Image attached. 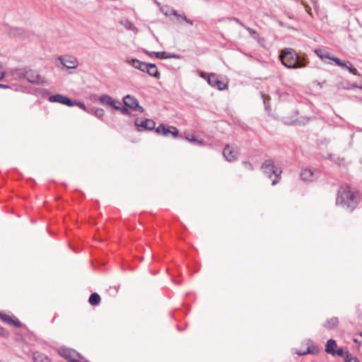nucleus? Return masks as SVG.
<instances>
[{
	"label": "nucleus",
	"instance_id": "1",
	"mask_svg": "<svg viewBox=\"0 0 362 362\" xmlns=\"http://www.w3.org/2000/svg\"><path fill=\"white\" fill-rule=\"evenodd\" d=\"M358 202V195L351 191L349 187H341L338 191L337 204L353 210Z\"/></svg>",
	"mask_w": 362,
	"mask_h": 362
},
{
	"label": "nucleus",
	"instance_id": "2",
	"mask_svg": "<svg viewBox=\"0 0 362 362\" xmlns=\"http://www.w3.org/2000/svg\"><path fill=\"white\" fill-rule=\"evenodd\" d=\"M279 57L282 64L289 69L302 68L305 66L299 60L297 53L292 48L284 49Z\"/></svg>",
	"mask_w": 362,
	"mask_h": 362
},
{
	"label": "nucleus",
	"instance_id": "3",
	"mask_svg": "<svg viewBox=\"0 0 362 362\" xmlns=\"http://www.w3.org/2000/svg\"><path fill=\"white\" fill-rule=\"evenodd\" d=\"M262 170L264 175L268 176L269 178L272 177V175L276 176V178L272 181V185H274L279 182L280 175L281 174V170L280 168H275L274 161L272 160H266L262 165Z\"/></svg>",
	"mask_w": 362,
	"mask_h": 362
},
{
	"label": "nucleus",
	"instance_id": "4",
	"mask_svg": "<svg viewBox=\"0 0 362 362\" xmlns=\"http://www.w3.org/2000/svg\"><path fill=\"white\" fill-rule=\"evenodd\" d=\"M223 155L228 161H234L238 158L239 151L236 146L227 144L223 151Z\"/></svg>",
	"mask_w": 362,
	"mask_h": 362
},
{
	"label": "nucleus",
	"instance_id": "5",
	"mask_svg": "<svg viewBox=\"0 0 362 362\" xmlns=\"http://www.w3.org/2000/svg\"><path fill=\"white\" fill-rule=\"evenodd\" d=\"M123 103L126 107L134 111H139L140 112L144 111V108L139 105L138 100L130 95H127L123 98Z\"/></svg>",
	"mask_w": 362,
	"mask_h": 362
},
{
	"label": "nucleus",
	"instance_id": "6",
	"mask_svg": "<svg viewBox=\"0 0 362 362\" xmlns=\"http://www.w3.org/2000/svg\"><path fill=\"white\" fill-rule=\"evenodd\" d=\"M25 79L35 84H43L45 83L44 78L37 71L32 69H26Z\"/></svg>",
	"mask_w": 362,
	"mask_h": 362
},
{
	"label": "nucleus",
	"instance_id": "7",
	"mask_svg": "<svg viewBox=\"0 0 362 362\" xmlns=\"http://www.w3.org/2000/svg\"><path fill=\"white\" fill-rule=\"evenodd\" d=\"M135 125L138 131L152 130L155 128L156 123L150 119H136L135 120Z\"/></svg>",
	"mask_w": 362,
	"mask_h": 362
},
{
	"label": "nucleus",
	"instance_id": "8",
	"mask_svg": "<svg viewBox=\"0 0 362 362\" xmlns=\"http://www.w3.org/2000/svg\"><path fill=\"white\" fill-rule=\"evenodd\" d=\"M156 132L158 134H161L165 136L172 135L173 137L176 138L178 136L179 132L175 127H166L164 124L159 125L156 129Z\"/></svg>",
	"mask_w": 362,
	"mask_h": 362
},
{
	"label": "nucleus",
	"instance_id": "9",
	"mask_svg": "<svg viewBox=\"0 0 362 362\" xmlns=\"http://www.w3.org/2000/svg\"><path fill=\"white\" fill-rule=\"evenodd\" d=\"M98 100L102 105H110L115 110H119L122 105V103L119 101L115 100L109 95H102L100 96Z\"/></svg>",
	"mask_w": 362,
	"mask_h": 362
},
{
	"label": "nucleus",
	"instance_id": "10",
	"mask_svg": "<svg viewBox=\"0 0 362 362\" xmlns=\"http://www.w3.org/2000/svg\"><path fill=\"white\" fill-rule=\"evenodd\" d=\"M207 82L212 87H216L218 90H223L227 88V85L220 81L216 74L211 73L207 76Z\"/></svg>",
	"mask_w": 362,
	"mask_h": 362
},
{
	"label": "nucleus",
	"instance_id": "11",
	"mask_svg": "<svg viewBox=\"0 0 362 362\" xmlns=\"http://www.w3.org/2000/svg\"><path fill=\"white\" fill-rule=\"evenodd\" d=\"M49 101L52 103L64 104L69 107L74 106L73 100L62 94H55L50 96L49 98Z\"/></svg>",
	"mask_w": 362,
	"mask_h": 362
},
{
	"label": "nucleus",
	"instance_id": "12",
	"mask_svg": "<svg viewBox=\"0 0 362 362\" xmlns=\"http://www.w3.org/2000/svg\"><path fill=\"white\" fill-rule=\"evenodd\" d=\"M318 175V172L316 170H312L310 168H305L302 170L300 177L302 180L305 181H313Z\"/></svg>",
	"mask_w": 362,
	"mask_h": 362
},
{
	"label": "nucleus",
	"instance_id": "13",
	"mask_svg": "<svg viewBox=\"0 0 362 362\" xmlns=\"http://www.w3.org/2000/svg\"><path fill=\"white\" fill-rule=\"evenodd\" d=\"M58 59L67 69H76L78 66V62L74 58L59 57Z\"/></svg>",
	"mask_w": 362,
	"mask_h": 362
},
{
	"label": "nucleus",
	"instance_id": "14",
	"mask_svg": "<svg viewBox=\"0 0 362 362\" xmlns=\"http://www.w3.org/2000/svg\"><path fill=\"white\" fill-rule=\"evenodd\" d=\"M129 64L134 67L135 69H139L140 71L143 72H146V69L148 67V63H145L143 62H141L138 59H132L129 62Z\"/></svg>",
	"mask_w": 362,
	"mask_h": 362
},
{
	"label": "nucleus",
	"instance_id": "15",
	"mask_svg": "<svg viewBox=\"0 0 362 362\" xmlns=\"http://www.w3.org/2000/svg\"><path fill=\"white\" fill-rule=\"evenodd\" d=\"M10 74L14 79L21 80L25 78L26 69H14L10 70Z\"/></svg>",
	"mask_w": 362,
	"mask_h": 362
},
{
	"label": "nucleus",
	"instance_id": "16",
	"mask_svg": "<svg viewBox=\"0 0 362 362\" xmlns=\"http://www.w3.org/2000/svg\"><path fill=\"white\" fill-rule=\"evenodd\" d=\"M315 53L317 55L322 59H329L333 61V59H336L337 57L332 55L330 52L326 51L325 49H316Z\"/></svg>",
	"mask_w": 362,
	"mask_h": 362
},
{
	"label": "nucleus",
	"instance_id": "17",
	"mask_svg": "<svg viewBox=\"0 0 362 362\" xmlns=\"http://www.w3.org/2000/svg\"><path fill=\"white\" fill-rule=\"evenodd\" d=\"M337 347V342L334 339H329L325 346V351L329 354L335 355L334 349Z\"/></svg>",
	"mask_w": 362,
	"mask_h": 362
},
{
	"label": "nucleus",
	"instance_id": "18",
	"mask_svg": "<svg viewBox=\"0 0 362 362\" xmlns=\"http://www.w3.org/2000/svg\"><path fill=\"white\" fill-rule=\"evenodd\" d=\"M146 72L156 78H158L160 75L157 66L154 64H148Z\"/></svg>",
	"mask_w": 362,
	"mask_h": 362
},
{
	"label": "nucleus",
	"instance_id": "19",
	"mask_svg": "<svg viewBox=\"0 0 362 362\" xmlns=\"http://www.w3.org/2000/svg\"><path fill=\"white\" fill-rule=\"evenodd\" d=\"M171 14L176 16L177 17V20L178 21H180L181 20H183L185 21L187 23H188L189 25H193V21L188 19L187 18V16L183 13V14H179L177 13V12L175 11V10H172L171 11Z\"/></svg>",
	"mask_w": 362,
	"mask_h": 362
},
{
	"label": "nucleus",
	"instance_id": "20",
	"mask_svg": "<svg viewBox=\"0 0 362 362\" xmlns=\"http://www.w3.org/2000/svg\"><path fill=\"white\" fill-rule=\"evenodd\" d=\"M34 362H51L50 359L43 354L37 353L33 356Z\"/></svg>",
	"mask_w": 362,
	"mask_h": 362
},
{
	"label": "nucleus",
	"instance_id": "21",
	"mask_svg": "<svg viewBox=\"0 0 362 362\" xmlns=\"http://www.w3.org/2000/svg\"><path fill=\"white\" fill-rule=\"evenodd\" d=\"M338 322H339L338 318L335 317H333L330 318L329 320H328L324 324V327L327 328V329H333L335 327H337V325H338Z\"/></svg>",
	"mask_w": 362,
	"mask_h": 362
},
{
	"label": "nucleus",
	"instance_id": "22",
	"mask_svg": "<svg viewBox=\"0 0 362 362\" xmlns=\"http://www.w3.org/2000/svg\"><path fill=\"white\" fill-rule=\"evenodd\" d=\"M89 303L92 305H96L100 302V297L97 293H93L90 296Z\"/></svg>",
	"mask_w": 362,
	"mask_h": 362
},
{
	"label": "nucleus",
	"instance_id": "23",
	"mask_svg": "<svg viewBox=\"0 0 362 362\" xmlns=\"http://www.w3.org/2000/svg\"><path fill=\"white\" fill-rule=\"evenodd\" d=\"M333 62H334L337 65L341 67L342 69H346L348 67V65L350 64V62H343L338 57H337L336 59H333Z\"/></svg>",
	"mask_w": 362,
	"mask_h": 362
},
{
	"label": "nucleus",
	"instance_id": "24",
	"mask_svg": "<svg viewBox=\"0 0 362 362\" xmlns=\"http://www.w3.org/2000/svg\"><path fill=\"white\" fill-rule=\"evenodd\" d=\"M121 24H122L127 30H136V27L134 26V25L128 20L122 21Z\"/></svg>",
	"mask_w": 362,
	"mask_h": 362
},
{
	"label": "nucleus",
	"instance_id": "25",
	"mask_svg": "<svg viewBox=\"0 0 362 362\" xmlns=\"http://www.w3.org/2000/svg\"><path fill=\"white\" fill-rule=\"evenodd\" d=\"M0 319L8 325H11L12 322V317L10 315L4 313H1L0 315Z\"/></svg>",
	"mask_w": 362,
	"mask_h": 362
},
{
	"label": "nucleus",
	"instance_id": "26",
	"mask_svg": "<svg viewBox=\"0 0 362 362\" xmlns=\"http://www.w3.org/2000/svg\"><path fill=\"white\" fill-rule=\"evenodd\" d=\"M165 53L164 52H151V54H149V55L151 57L152 56H155L156 57L158 58V59H164V58H166L164 54Z\"/></svg>",
	"mask_w": 362,
	"mask_h": 362
},
{
	"label": "nucleus",
	"instance_id": "27",
	"mask_svg": "<svg viewBox=\"0 0 362 362\" xmlns=\"http://www.w3.org/2000/svg\"><path fill=\"white\" fill-rule=\"evenodd\" d=\"M346 69L349 70V71L354 75H358V72L357 69L353 66V65L351 64V62L348 65V67Z\"/></svg>",
	"mask_w": 362,
	"mask_h": 362
},
{
	"label": "nucleus",
	"instance_id": "28",
	"mask_svg": "<svg viewBox=\"0 0 362 362\" xmlns=\"http://www.w3.org/2000/svg\"><path fill=\"white\" fill-rule=\"evenodd\" d=\"M94 115L96 117L100 118L104 115V110L102 108H96L94 110Z\"/></svg>",
	"mask_w": 362,
	"mask_h": 362
},
{
	"label": "nucleus",
	"instance_id": "29",
	"mask_svg": "<svg viewBox=\"0 0 362 362\" xmlns=\"http://www.w3.org/2000/svg\"><path fill=\"white\" fill-rule=\"evenodd\" d=\"M243 165L244 166V168L247 170H253V166L252 165L251 163L250 162H247V161H243Z\"/></svg>",
	"mask_w": 362,
	"mask_h": 362
},
{
	"label": "nucleus",
	"instance_id": "30",
	"mask_svg": "<svg viewBox=\"0 0 362 362\" xmlns=\"http://www.w3.org/2000/svg\"><path fill=\"white\" fill-rule=\"evenodd\" d=\"M345 362H360L356 358L350 356L348 352L346 353V358Z\"/></svg>",
	"mask_w": 362,
	"mask_h": 362
},
{
	"label": "nucleus",
	"instance_id": "31",
	"mask_svg": "<svg viewBox=\"0 0 362 362\" xmlns=\"http://www.w3.org/2000/svg\"><path fill=\"white\" fill-rule=\"evenodd\" d=\"M73 103H74V105H77L80 108L83 110L84 111L87 110V108H86V105H85V104L83 103H82V102H77V101H73Z\"/></svg>",
	"mask_w": 362,
	"mask_h": 362
},
{
	"label": "nucleus",
	"instance_id": "32",
	"mask_svg": "<svg viewBox=\"0 0 362 362\" xmlns=\"http://www.w3.org/2000/svg\"><path fill=\"white\" fill-rule=\"evenodd\" d=\"M11 325H14L16 327H21L22 325L21 322L18 319H12Z\"/></svg>",
	"mask_w": 362,
	"mask_h": 362
},
{
	"label": "nucleus",
	"instance_id": "33",
	"mask_svg": "<svg viewBox=\"0 0 362 362\" xmlns=\"http://www.w3.org/2000/svg\"><path fill=\"white\" fill-rule=\"evenodd\" d=\"M118 110H120L121 113L122 115H129V110L127 108V107H122V105L120 106V108Z\"/></svg>",
	"mask_w": 362,
	"mask_h": 362
},
{
	"label": "nucleus",
	"instance_id": "34",
	"mask_svg": "<svg viewBox=\"0 0 362 362\" xmlns=\"http://www.w3.org/2000/svg\"><path fill=\"white\" fill-rule=\"evenodd\" d=\"M251 37H253L254 39L257 40L259 43H260L261 40H264L263 38H261L259 37V34L256 31H255V34L251 35Z\"/></svg>",
	"mask_w": 362,
	"mask_h": 362
},
{
	"label": "nucleus",
	"instance_id": "35",
	"mask_svg": "<svg viewBox=\"0 0 362 362\" xmlns=\"http://www.w3.org/2000/svg\"><path fill=\"white\" fill-rule=\"evenodd\" d=\"M0 335L3 336V337H8V332L1 326H0Z\"/></svg>",
	"mask_w": 362,
	"mask_h": 362
},
{
	"label": "nucleus",
	"instance_id": "36",
	"mask_svg": "<svg viewBox=\"0 0 362 362\" xmlns=\"http://www.w3.org/2000/svg\"><path fill=\"white\" fill-rule=\"evenodd\" d=\"M187 139L192 142V143H194V144H202V141H199L198 139H194V138H189V137H187Z\"/></svg>",
	"mask_w": 362,
	"mask_h": 362
},
{
	"label": "nucleus",
	"instance_id": "37",
	"mask_svg": "<svg viewBox=\"0 0 362 362\" xmlns=\"http://www.w3.org/2000/svg\"><path fill=\"white\" fill-rule=\"evenodd\" d=\"M335 354L339 356H342L344 355V350L342 348H339L335 351Z\"/></svg>",
	"mask_w": 362,
	"mask_h": 362
},
{
	"label": "nucleus",
	"instance_id": "38",
	"mask_svg": "<svg viewBox=\"0 0 362 362\" xmlns=\"http://www.w3.org/2000/svg\"><path fill=\"white\" fill-rule=\"evenodd\" d=\"M243 28L251 35L255 34V30L250 28V27L246 26L245 25L243 26Z\"/></svg>",
	"mask_w": 362,
	"mask_h": 362
},
{
	"label": "nucleus",
	"instance_id": "39",
	"mask_svg": "<svg viewBox=\"0 0 362 362\" xmlns=\"http://www.w3.org/2000/svg\"><path fill=\"white\" fill-rule=\"evenodd\" d=\"M232 21H235V23H238L239 25H240L241 26H244L245 24H243L238 18H231Z\"/></svg>",
	"mask_w": 362,
	"mask_h": 362
},
{
	"label": "nucleus",
	"instance_id": "40",
	"mask_svg": "<svg viewBox=\"0 0 362 362\" xmlns=\"http://www.w3.org/2000/svg\"><path fill=\"white\" fill-rule=\"evenodd\" d=\"M199 76L202 78H204V79H206L207 80V76H209V74H206V73H204V72H200V74Z\"/></svg>",
	"mask_w": 362,
	"mask_h": 362
},
{
	"label": "nucleus",
	"instance_id": "41",
	"mask_svg": "<svg viewBox=\"0 0 362 362\" xmlns=\"http://www.w3.org/2000/svg\"><path fill=\"white\" fill-rule=\"evenodd\" d=\"M167 57L168 58H175V59H179L180 58L179 55L175 54H170Z\"/></svg>",
	"mask_w": 362,
	"mask_h": 362
},
{
	"label": "nucleus",
	"instance_id": "42",
	"mask_svg": "<svg viewBox=\"0 0 362 362\" xmlns=\"http://www.w3.org/2000/svg\"><path fill=\"white\" fill-rule=\"evenodd\" d=\"M6 76L4 72L0 71V80H2Z\"/></svg>",
	"mask_w": 362,
	"mask_h": 362
},
{
	"label": "nucleus",
	"instance_id": "43",
	"mask_svg": "<svg viewBox=\"0 0 362 362\" xmlns=\"http://www.w3.org/2000/svg\"><path fill=\"white\" fill-rule=\"evenodd\" d=\"M308 353H310V349L308 348L307 351H304L303 353H298L299 355H303V354H306Z\"/></svg>",
	"mask_w": 362,
	"mask_h": 362
},
{
	"label": "nucleus",
	"instance_id": "44",
	"mask_svg": "<svg viewBox=\"0 0 362 362\" xmlns=\"http://www.w3.org/2000/svg\"><path fill=\"white\" fill-rule=\"evenodd\" d=\"M0 88H8V86L7 85H4V84H1L0 83Z\"/></svg>",
	"mask_w": 362,
	"mask_h": 362
},
{
	"label": "nucleus",
	"instance_id": "45",
	"mask_svg": "<svg viewBox=\"0 0 362 362\" xmlns=\"http://www.w3.org/2000/svg\"><path fill=\"white\" fill-rule=\"evenodd\" d=\"M263 41H264V40H261V41H260V43H259L262 46H263V44H262V43H263Z\"/></svg>",
	"mask_w": 362,
	"mask_h": 362
},
{
	"label": "nucleus",
	"instance_id": "46",
	"mask_svg": "<svg viewBox=\"0 0 362 362\" xmlns=\"http://www.w3.org/2000/svg\"><path fill=\"white\" fill-rule=\"evenodd\" d=\"M1 315V313L0 312V315Z\"/></svg>",
	"mask_w": 362,
	"mask_h": 362
},
{
	"label": "nucleus",
	"instance_id": "47",
	"mask_svg": "<svg viewBox=\"0 0 362 362\" xmlns=\"http://www.w3.org/2000/svg\"><path fill=\"white\" fill-rule=\"evenodd\" d=\"M1 315V313L0 312V315Z\"/></svg>",
	"mask_w": 362,
	"mask_h": 362
},
{
	"label": "nucleus",
	"instance_id": "48",
	"mask_svg": "<svg viewBox=\"0 0 362 362\" xmlns=\"http://www.w3.org/2000/svg\"><path fill=\"white\" fill-rule=\"evenodd\" d=\"M1 315V313L0 312V315Z\"/></svg>",
	"mask_w": 362,
	"mask_h": 362
},
{
	"label": "nucleus",
	"instance_id": "49",
	"mask_svg": "<svg viewBox=\"0 0 362 362\" xmlns=\"http://www.w3.org/2000/svg\"><path fill=\"white\" fill-rule=\"evenodd\" d=\"M361 336L362 337V333L361 334Z\"/></svg>",
	"mask_w": 362,
	"mask_h": 362
}]
</instances>
